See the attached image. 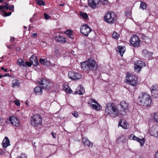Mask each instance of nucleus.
<instances>
[{
    "label": "nucleus",
    "mask_w": 158,
    "mask_h": 158,
    "mask_svg": "<svg viewBox=\"0 0 158 158\" xmlns=\"http://www.w3.org/2000/svg\"><path fill=\"white\" fill-rule=\"evenodd\" d=\"M88 4L93 9H95L100 2V0H88Z\"/></svg>",
    "instance_id": "nucleus-17"
},
{
    "label": "nucleus",
    "mask_w": 158,
    "mask_h": 158,
    "mask_svg": "<svg viewBox=\"0 0 158 158\" xmlns=\"http://www.w3.org/2000/svg\"><path fill=\"white\" fill-rule=\"evenodd\" d=\"M60 6H63L62 4H61V5H60Z\"/></svg>",
    "instance_id": "nucleus-64"
},
{
    "label": "nucleus",
    "mask_w": 158,
    "mask_h": 158,
    "mask_svg": "<svg viewBox=\"0 0 158 158\" xmlns=\"http://www.w3.org/2000/svg\"><path fill=\"white\" fill-rule=\"evenodd\" d=\"M85 93V90L82 85H80V87L78 88L77 90L74 92V94L82 95Z\"/></svg>",
    "instance_id": "nucleus-20"
},
{
    "label": "nucleus",
    "mask_w": 158,
    "mask_h": 158,
    "mask_svg": "<svg viewBox=\"0 0 158 158\" xmlns=\"http://www.w3.org/2000/svg\"><path fill=\"white\" fill-rule=\"evenodd\" d=\"M17 64L19 65L20 66L23 67H26L25 63L23 60L21 59H19L17 60Z\"/></svg>",
    "instance_id": "nucleus-34"
},
{
    "label": "nucleus",
    "mask_w": 158,
    "mask_h": 158,
    "mask_svg": "<svg viewBox=\"0 0 158 158\" xmlns=\"http://www.w3.org/2000/svg\"><path fill=\"white\" fill-rule=\"evenodd\" d=\"M20 83L17 80H13L12 82V86L13 87H19Z\"/></svg>",
    "instance_id": "nucleus-28"
},
{
    "label": "nucleus",
    "mask_w": 158,
    "mask_h": 158,
    "mask_svg": "<svg viewBox=\"0 0 158 158\" xmlns=\"http://www.w3.org/2000/svg\"><path fill=\"white\" fill-rule=\"evenodd\" d=\"M127 141L126 136L123 135H121L116 140L117 143L118 144H123Z\"/></svg>",
    "instance_id": "nucleus-15"
},
{
    "label": "nucleus",
    "mask_w": 158,
    "mask_h": 158,
    "mask_svg": "<svg viewBox=\"0 0 158 158\" xmlns=\"http://www.w3.org/2000/svg\"><path fill=\"white\" fill-rule=\"evenodd\" d=\"M130 42L134 47H138L139 45L140 40L137 35H133L130 38Z\"/></svg>",
    "instance_id": "nucleus-8"
},
{
    "label": "nucleus",
    "mask_w": 158,
    "mask_h": 158,
    "mask_svg": "<svg viewBox=\"0 0 158 158\" xmlns=\"http://www.w3.org/2000/svg\"><path fill=\"white\" fill-rule=\"evenodd\" d=\"M155 158H158V152H157L155 154Z\"/></svg>",
    "instance_id": "nucleus-56"
},
{
    "label": "nucleus",
    "mask_w": 158,
    "mask_h": 158,
    "mask_svg": "<svg viewBox=\"0 0 158 158\" xmlns=\"http://www.w3.org/2000/svg\"><path fill=\"white\" fill-rule=\"evenodd\" d=\"M149 133L151 135L156 137H158V125H154L149 130Z\"/></svg>",
    "instance_id": "nucleus-10"
},
{
    "label": "nucleus",
    "mask_w": 158,
    "mask_h": 158,
    "mask_svg": "<svg viewBox=\"0 0 158 158\" xmlns=\"http://www.w3.org/2000/svg\"><path fill=\"white\" fill-rule=\"evenodd\" d=\"M24 27L25 28H27V27H26V26H24Z\"/></svg>",
    "instance_id": "nucleus-62"
},
{
    "label": "nucleus",
    "mask_w": 158,
    "mask_h": 158,
    "mask_svg": "<svg viewBox=\"0 0 158 158\" xmlns=\"http://www.w3.org/2000/svg\"><path fill=\"white\" fill-rule=\"evenodd\" d=\"M103 18L105 22L112 24L116 22L117 16L115 12L111 10H109L105 14Z\"/></svg>",
    "instance_id": "nucleus-4"
},
{
    "label": "nucleus",
    "mask_w": 158,
    "mask_h": 158,
    "mask_svg": "<svg viewBox=\"0 0 158 158\" xmlns=\"http://www.w3.org/2000/svg\"><path fill=\"white\" fill-rule=\"evenodd\" d=\"M14 6L13 5H10L9 6L8 4H6L5 5H2L0 6V10L2 9L9 10H13L14 9Z\"/></svg>",
    "instance_id": "nucleus-25"
},
{
    "label": "nucleus",
    "mask_w": 158,
    "mask_h": 158,
    "mask_svg": "<svg viewBox=\"0 0 158 158\" xmlns=\"http://www.w3.org/2000/svg\"><path fill=\"white\" fill-rule=\"evenodd\" d=\"M63 89L68 94H71L72 92L71 89L67 85H64Z\"/></svg>",
    "instance_id": "nucleus-30"
},
{
    "label": "nucleus",
    "mask_w": 158,
    "mask_h": 158,
    "mask_svg": "<svg viewBox=\"0 0 158 158\" xmlns=\"http://www.w3.org/2000/svg\"><path fill=\"white\" fill-rule=\"evenodd\" d=\"M122 122L121 120L119 122L118 124V126H120L124 129H127L128 128L129 126L127 122L124 121H123L122 124Z\"/></svg>",
    "instance_id": "nucleus-23"
},
{
    "label": "nucleus",
    "mask_w": 158,
    "mask_h": 158,
    "mask_svg": "<svg viewBox=\"0 0 158 158\" xmlns=\"http://www.w3.org/2000/svg\"><path fill=\"white\" fill-rule=\"evenodd\" d=\"M14 102H15V104L17 106H19L20 104V103L19 102V101L18 100H14Z\"/></svg>",
    "instance_id": "nucleus-45"
},
{
    "label": "nucleus",
    "mask_w": 158,
    "mask_h": 158,
    "mask_svg": "<svg viewBox=\"0 0 158 158\" xmlns=\"http://www.w3.org/2000/svg\"><path fill=\"white\" fill-rule=\"evenodd\" d=\"M92 102H94L96 104H97L98 103L95 100L93 99H91L90 100V102H88V103L89 104H90L91 103H92Z\"/></svg>",
    "instance_id": "nucleus-44"
},
{
    "label": "nucleus",
    "mask_w": 158,
    "mask_h": 158,
    "mask_svg": "<svg viewBox=\"0 0 158 158\" xmlns=\"http://www.w3.org/2000/svg\"><path fill=\"white\" fill-rule=\"evenodd\" d=\"M51 134H52V136H53V137L54 139H55V138H56V134L54 132H51Z\"/></svg>",
    "instance_id": "nucleus-51"
},
{
    "label": "nucleus",
    "mask_w": 158,
    "mask_h": 158,
    "mask_svg": "<svg viewBox=\"0 0 158 158\" xmlns=\"http://www.w3.org/2000/svg\"><path fill=\"white\" fill-rule=\"evenodd\" d=\"M68 75L69 78L73 81H77L82 77V76L80 73L73 71L69 72Z\"/></svg>",
    "instance_id": "nucleus-9"
},
{
    "label": "nucleus",
    "mask_w": 158,
    "mask_h": 158,
    "mask_svg": "<svg viewBox=\"0 0 158 158\" xmlns=\"http://www.w3.org/2000/svg\"><path fill=\"white\" fill-rule=\"evenodd\" d=\"M119 111L115 104L112 102L107 103L105 109V114L111 118H115L118 115Z\"/></svg>",
    "instance_id": "nucleus-1"
},
{
    "label": "nucleus",
    "mask_w": 158,
    "mask_h": 158,
    "mask_svg": "<svg viewBox=\"0 0 158 158\" xmlns=\"http://www.w3.org/2000/svg\"><path fill=\"white\" fill-rule=\"evenodd\" d=\"M120 105L122 110L124 111L125 112L128 109L129 104L125 101H123L121 102Z\"/></svg>",
    "instance_id": "nucleus-18"
},
{
    "label": "nucleus",
    "mask_w": 158,
    "mask_h": 158,
    "mask_svg": "<svg viewBox=\"0 0 158 158\" xmlns=\"http://www.w3.org/2000/svg\"><path fill=\"white\" fill-rule=\"evenodd\" d=\"M10 145V142L8 138L6 136L3 139L2 142V147L4 148H6Z\"/></svg>",
    "instance_id": "nucleus-19"
},
{
    "label": "nucleus",
    "mask_w": 158,
    "mask_h": 158,
    "mask_svg": "<svg viewBox=\"0 0 158 158\" xmlns=\"http://www.w3.org/2000/svg\"><path fill=\"white\" fill-rule=\"evenodd\" d=\"M55 40L57 42L60 43H62L63 42H65V39L64 37L62 36L59 35L58 36H56L55 38Z\"/></svg>",
    "instance_id": "nucleus-24"
},
{
    "label": "nucleus",
    "mask_w": 158,
    "mask_h": 158,
    "mask_svg": "<svg viewBox=\"0 0 158 158\" xmlns=\"http://www.w3.org/2000/svg\"><path fill=\"white\" fill-rule=\"evenodd\" d=\"M81 63L82 69L85 71H95L98 69L97 63L93 59H89Z\"/></svg>",
    "instance_id": "nucleus-2"
},
{
    "label": "nucleus",
    "mask_w": 158,
    "mask_h": 158,
    "mask_svg": "<svg viewBox=\"0 0 158 158\" xmlns=\"http://www.w3.org/2000/svg\"><path fill=\"white\" fill-rule=\"evenodd\" d=\"M25 63L26 66L27 65L28 67H30L31 66L32 64V63H31V62H28V61L26 62V63Z\"/></svg>",
    "instance_id": "nucleus-48"
},
{
    "label": "nucleus",
    "mask_w": 158,
    "mask_h": 158,
    "mask_svg": "<svg viewBox=\"0 0 158 158\" xmlns=\"http://www.w3.org/2000/svg\"><path fill=\"white\" fill-rule=\"evenodd\" d=\"M44 17L45 19L47 20L49 19L51 17L49 15H48L46 13H44Z\"/></svg>",
    "instance_id": "nucleus-47"
},
{
    "label": "nucleus",
    "mask_w": 158,
    "mask_h": 158,
    "mask_svg": "<svg viewBox=\"0 0 158 158\" xmlns=\"http://www.w3.org/2000/svg\"><path fill=\"white\" fill-rule=\"evenodd\" d=\"M127 79L125 80L126 82L128 83L130 85L134 87L137 85L138 81L137 77L128 73H127Z\"/></svg>",
    "instance_id": "nucleus-6"
},
{
    "label": "nucleus",
    "mask_w": 158,
    "mask_h": 158,
    "mask_svg": "<svg viewBox=\"0 0 158 158\" xmlns=\"http://www.w3.org/2000/svg\"><path fill=\"white\" fill-rule=\"evenodd\" d=\"M46 59H40L39 60L40 63L42 65H44L45 61Z\"/></svg>",
    "instance_id": "nucleus-42"
},
{
    "label": "nucleus",
    "mask_w": 158,
    "mask_h": 158,
    "mask_svg": "<svg viewBox=\"0 0 158 158\" xmlns=\"http://www.w3.org/2000/svg\"><path fill=\"white\" fill-rule=\"evenodd\" d=\"M139 102L140 105L148 106L151 103L152 100L150 96L147 93H144L139 95Z\"/></svg>",
    "instance_id": "nucleus-3"
},
{
    "label": "nucleus",
    "mask_w": 158,
    "mask_h": 158,
    "mask_svg": "<svg viewBox=\"0 0 158 158\" xmlns=\"http://www.w3.org/2000/svg\"><path fill=\"white\" fill-rule=\"evenodd\" d=\"M118 51L120 53V55L122 56H123V54L125 51V48L119 46H118Z\"/></svg>",
    "instance_id": "nucleus-31"
},
{
    "label": "nucleus",
    "mask_w": 158,
    "mask_h": 158,
    "mask_svg": "<svg viewBox=\"0 0 158 158\" xmlns=\"http://www.w3.org/2000/svg\"><path fill=\"white\" fill-rule=\"evenodd\" d=\"M80 15L85 19H87L88 18L87 14L85 13H83L82 12H80Z\"/></svg>",
    "instance_id": "nucleus-35"
},
{
    "label": "nucleus",
    "mask_w": 158,
    "mask_h": 158,
    "mask_svg": "<svg viewBox=\"0 0 158 158\" xmlns=\"http://www.w3.org/2000/svg\"><path fill=\"white\" fill-rule=\"evenodd\" d=\"M27 156L24 153H22L21 155L18 156V158H27Z\"/></svg>",
    "instance_id": "nucleus-43"
},
{
    "label": "nucleus",
    "mask_w": 158,
    "mask_h": 158,
    "mask_svg": "<svg viewBox=\"0 0 158 158\" xmlns=\"http://www.w3.org/2000/svg\"><path fill=\"white\" fill-rule=\"evenodd\" d=\"M142 55L145 57L149 58L152 56V53L146 49H144L142 51Z\"/></svg>",
    "instance_id": "nucleus-21"
},
{
    "label": "nucleus",
    "mask_w": 158,
    "mask_h": 158,
    "mask_svg": "<svg viewBox=\"0 0 158 158\" xmlns=\"http://www.w3.org/2000/svg\"><path fill=\"white\" fill-rule=\"evenodd\" d=\"M31 123L34 127H38L42 124L41 116L39 114H35L31 118Z\"/></svg>",
    "instance_id": "nucleus-5"
},
{
    "label": "nucleus",
    "mask_w": 158,
    "mask_h": 158,
    "mask_svg": "<svg viewBox=\"0 0 158 158\" xmlns=\"http://www.w3.org/2000/svg\"><path fill=\"white\" fill-rule=\"evenodd\" d=\"M81 33L85 36H87L92 31V29L89 26L86 24H84L81 26L80 28Z\"/></svg>",
    "instance_id": "nucleus-7"
},
{
    "label": "nucleus",
    "mask_w": 158,
    "mask_h": 158,
    "mask_svg": "<svg viewBox=\"0 0 158 158\" xmlns=\"http://www.w3.org/2000/svg\"><path fill=\"white\" fill-rule=\"evenodd\" d=\"M25 104L26 105H28V103H27V102H26L25 103Z\"/></svg>",
    "instance_id": "nucleus-61"
},
{
    "label": "nucleus",
    "mask_w": 158,
    "mask_h": 158,
    "mask_svg": "<svg viewBox=\"0 0 158 158\" xmlns=\"http://www.w3.org/2000/svg\"><path fill=\"white\" fill-rule=\"evenodd\" d=\"M10 123L12 125L16 127H18L20 125L19 122L17 118L15 117L12 116L9 119Z\"/></svg>",
    "instance_id": "nucleus-14"
},
{
    "label": "nucleus",
    "mask_w": 158,
    "mask_h": 158,
    "mask_svg": "<svg viewBox=\"0 0 158 158\" xmlns=\"http://www.w3.org/2000/svg\"><path fill=\"white\" fill-rule=\"evenodd\" d=\"M140 8L143 10L145 9L146 8L147 5L143 2H141L140 5Z\"/></svg>",
    "instance_id": "nucleus-39"
},
{
    "label": "nucleus",
    "mask_w": 158,
    "mask_h": 158,
    "mask_svg": "<svg viewBox=\"0 0 158 158\" xmlns=\"http://www.w3.org/2000/svg\"><path fill=\"white\" fill-rule=\"evenodd\" d=\"M91 107L92 109L97 110H99L102 108V107L98 104V103H97V104H91Z\"/></svg>",
    "instance_id": "nucleus-29"
},
{
    "label": "nucleus",
    "mask_w": 158,
    "mask_h": 158,
    "mask_svg": "<svg viewBox=\"0 0 158 158\" xmlns=\"http://www.w3.org/2000/svg\"><path fill=\"white\" fill-rule=\"evenodd\" d=\"M4 76H5V77L6 76V75H0V78H2V77H4Z\"/></svg>",
    "instance_id": "nucleus-59"
},
{
    "label": "nucleus",
    "mask_w": 158,
    "mask_h": 158,
    "mask_svg": "<svg viewBox=\"0 0 158 158\" xmlns=\"http://www.w3.org/2000/svg\"><path fill=\"white\" fill-rule=\"evenodd\" d=\"M42 88L40 86H37L34 89L35 92L38 95H40L43 92Z\"/></svg>",
    "instance_id": "nucleus-27"
},
{
    "label": "nucleus",
    "mask_w": 158,
    "mask_h": 158,
    "mask_svg": "<svg viewBox=\"0 0 158 158\" xmlns=\"http://www.w3.org/2000/svg\"><path fill=\"white\" fill-rule=\"evenodd\" d=\"M30 61L31 62L32 64L35 66H37L38 64V62L36 59V57L34 58L33 56H32L30 58Z\"/></svg>",
    "instance_id": "nucleus-26"
},
{
    "label": "nucleus",
    "mask_w": 158,
    "mask_h": 158,
    "mask_svg": "<svg viewBox=\"0 0 158 158\" xmlns=\"http://www.w3.org/2000/svg\"><path fill=\"white\" fill-rule=\"evenodd\" d=\"M153 118L158 123V112L155 113L153 115Z\"/></svg>",
    "instance_id": "nucleus-40"
},
{
    "label": "nucleus",
    "mask_w": 158,
    "mask_h": 158,
    "mask_svg": "<svg viewBox=\"0 0 158 158\" xmlns=\"http://www.w3.org/2000/svg\"><path fill=\"white\" fill-rule=\"evenodd\" d=\"M72 114L73 115L76 117V118H77L78 117V114L77 112H73L72 113Z\"/></svg>",
    "instance_id": "nucleus-46"
},
{
    "label": "nucleus",
    "mask_w": 158,
    "mask_h": 158,
    "mask_svg": "<svg viewBox=\"0 0 158 158\" xmlns=\"http://www.w3.org/2000/svg\"><path fill=\"white\" fill-rule=\"evenodd\" d=\"M39 83L43 89H48L51 86V84L50 82L45 79H42L39 82Z\"/></svg>",
    "instance_id": "nucleus-12"
},
{
    "label": "nucleus",
    "mask_w": 158,
    "mask_h": 158,
    "mask_svg": "<svg viewBox=\"0 0 158 158\" xmlns=\"http://www.w3.org/2000/svg\"><path fill=\"white\" fill-rule=\"evenodd\" d=\"M100 3L104 6L108 5L110 4V2L108 0H103L100 2Z\"/></svg>",
    "instance_id": "nucleus-38"
},
{
    "label": "nucleus",
    "mask_w": 158,
    "mask_h": 158,
    "mask_svg": "<svg viewBox=\"0 0 158 158\" xmlns=\"http://www.w3.org/2000/svg\"><path fill=\"white\" fill-rule=\"evenodd\" d=\"M112 36L114 38L118 40L119 38L120 35H119L116 32H114L112 34Z\"/></svg>",
    "instance_id": "nucleus-37"
},
{
    "label": "nucleus",
    "mask_w": 158,
    "mask_h": 158,
    "mask_svg": "<svg viewBox=\"0 0 158 158\" xmlns=\"http://www.w3.org/2000/svg\"><path fill=\"white\" fill-rule=\"evenodd\" d=\"M141 37L144 42L145 43H148L150 40V37L145 35L144 34L141 35Z\"/></svg>",
    "instance_id": "nucleus-33"
},
{
    "label": "nucleus",
    "mask_w": 158,
    "mask_h": 158,
    "mask_svg": "<svg viewBox=\"0 0 158 158\" xmlns=\"http://www.w3.org/2000/svg\"><path fill=\"white\" fill-rule=\"evenodd\" d=\"M50 65L51 63H50V62L49 61H48L46 59L45 61V63L44 65L49 66H50Z\"/></svg>",
    "instance_id": "nucleus-49"
},
{
    "label": "nucleus",
    "mask_w": 158,
    "mask_h": 158,
    "mask_svg": "<svg viewBox=\"0 0 158 158\" xmlns=\"http://www.w3.org/2000/svg\"><path fill=\"white\" fill-rule=\"evenodd\" d=\"M1 13L2 15L4 16H7L10 15L11 14V12H5V10H2Z\"/></svg>",
    "instance_id": "nucleus-36"
},
{
    "label": "nucleus",
    "mask_w": 158,
    "mask_h": 158,
    "mask_svg": "<svg viewBox=\"0 0 158 158\" xmlns=\"http://www.w3.org/2000/svg\"><path fill=\"white\" fill-rule=\"evenodd\" d=\"M129 138L131 140H133L139 142L141 146H142L145 143V139L144 138L140 139L136 136L134 134L131 135Z\"/></svg>",
    "instance_id": "nucleus-11"
},
{
    "label": "nucleus",
    "mask_w": 158,
    "mask_h": 158,
    "mask_svg": "<svg viewBox=\"0 0 158 158\" xmlns=\"http://www.w3.org/2000/svg\"><path fill=\"white\" fill-rule=\"evenodd\" d=\"M5 153L1 149L0 152V155L1 156L3 155Z\"/></svg>",
    "instance_id": "nucleus-52"
},
{
    "label": "nucleus",
    "mask_w": 158,
    "mask_h": 158,
    "mask_svg": "<svg viewBox=\"0 0 158 158\" xmlns=\"http://www.w3.org/2000/svg\"><path fill=\"white\" fill-rule=\"evenodd\" d=\"M82 142L85 146H87L88 147H92L93 144L88 139L85 137L82 138Z\"/></svg>",
    "instance_id": "nucleus-22"
},
{
    "label": "nucleus",
    "mask_w": 158,
    "mask_h": 158,
    "mask_svg": "<svg viewBox=\"0 0 158 158\" xmlns=\"http://www.w3.org/2000/svg\"><path fill=\"white\" fill-rule=\"evenodd\" d=\"M37 4L39 5H44V2L42 0H39L37 1Z\"/></svg>",
    "instance_id": "nucleus-41"
},
{
    "label": "nucleus",
    "mask_w": 158,
    "mask_h": 158,
    "mask_svg": "<svg viewBox=\"0 0 158 158\" xmlns=\"http://www.w3.org/2000/svg\"><path fill=\"white\" fill-rule=\"evenodd\" d=\"M3 2L2 0H0V3L2 2Z\"/></svg>",
    "instance_id": "nucleus-60"
},
{
    "label": "nucleus",
    "mask_w": 158,
    "mask_h": 158,
    "mask_svg": "<svg viewBox=\"0 0 158 158\" xmlns=\"http://www.w3.org/2000/svg\"><path fill=\"white\" fill-rule=\"evenodd\" d=\"M37 36V34L36 33H34L32 35V36L34 37H36Z\"/></svg>",
    "instance_id": "nucleus-53"
},
{
    "label": "nucleus",
    "mask_w": 158,
    "mask_h": 158,
    "mask_svg": "<svg viewBox=\"0 0 158 158\" xmlns=\"http://www.w3.org/2000/svg\"><path fill=\"white\" fill-rule=\"evenodd\" d=\"M14 38L13 37H11L10 39V41L11 42H13V41H14Z\"/></svg>",
    "instance_id": "nucleus-57"
},
{
    "label": "nucleus",
    "mask_w": 158,
    "mask_h": 158,
    "mask_svg": "<svg viewBox=\"0 0 158 158\" xmlns=\"http://www.w3.org/2000/svg\"><path fill=\"white\" fill-rule=\"evenodd\" d=\"M6 75L7 76V75H9V74H6Z\"/></svg>",
    "instance_id": "nucleus-63"
},
{
    "label": "nucleus",
    "mask_w": 158,
    "mask_h": 158,
    "mask_svg": "<svg viewBox=\"0 0 158 158\" xmlns=\"http://www.w3.org/2000/svg\"><path fill=\"white\" fill-rule=\"evenodd\" d=\"M64 33L66 34L71 39H73L74 37L72 35V31L71 30H67L64 32Z\"/></svg>",
    "instance_id": "nucleus-32"
},
{
    "label": "nucleus",
    "mask_w": 158,
    "mask_h": 158,
    "mask_svg": "<svg viewBox=\"0 0 158 158\" xmlns=\"http://www.w3.org/2000/svg\"><path fill=\"white\" fill-rule=\"evenodd\" d=\"M135 69L137 72H139L142 68L143 66H145V63L141 60L136 61L135 63Z\"/></svg>",
    "instance_id": "nucleus-13"
},
{
    "label": "nucleus",
    "mask_w": 158,
    "mask_h": 158,
    "mask_svg": "<svg viewBox=\"0 0 158 158\" xmlns=\"http://www.w3.org/2000/svg\"><path fill=\"white\" fill-rule=\"evenodd\" d=\"M1 69L2 70H4V71L5 72H7V70L6 69H4V68L3 67H2L1 68Z\"/></svg>",
    "instance_id": "nucleus-54"
},
{
    "label": "nucleus",
    "mask_w": 158,
    "mask_h": 158,
    "mask_svg": "<svg viewBox=\"0 0 158 158\" xmlns=\"http://www.w3.org/2000/svg\"><path fill=\"white\" fill-rule=\"evenodd\" d=\"M127 11H125V15H126V16H128V15H130V14L131 13V12L130 11L129 12V13H128L127 14Z\"/></svg>",
    "instance_id": "nucleus-55"
},
{
    "label": "nucleus",
    "mask_w": 158,
    "mask_h": 158,
    "mask_svg": "<svg viewBox=\"0 0 158 158\" xmlns=\"http://www.w3.org/2000/svg\"><path fill=\"white\" fill-rule=\"evenodd\" d=\"M151 94L154 98L158 97V89L155 86H152L150 89Z\"/></svg>",
    "instance_id": "nucleus-16"
},
{
    "label": "nucleus",
    "mask_w": 158,
    "mask_h": 158,
    "mask_svg": "<svg viewBox=\"0 0 158 158\" xmlns=\"http://www.w3.org/2000/svg\"><path fill=\"white\" fill-rule=\"evenodd\" d=\"M3 122V119L0 118V123H2Z\"/></svg>",
    "instance_id": "nucleus-58"
},
{
    "label": "nucleus",
    "mask_w": 158,
    "mask_h": 158,
    "mask_svg": "<svg viewBox=\"0 0 158 158\" xmlns=\"http://www.w3.org/2000/svg\"><path fill=\"white\" fill-rule=\"evenodd\" d=\"M55 53L56 56H58L60 55L59 51L58 50H56L55 51Z\"/></svg>",
    "instance_id": "nucleus-50"
}]
</instances>
